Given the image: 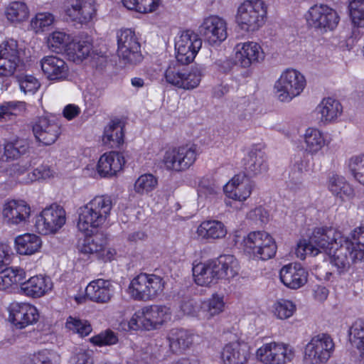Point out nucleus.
I'll use <instances>...</instances> for the list:
<instances>
[{
  "label": "nucleus",
  "instance_id": "21",
  "mask_svg": "<svg viewBox=\"0 0 364 364\" xmlns=\"http://www.w3.org/2000/svg\"><path fill=\"white\" fill-rule=\"evenodd\" d=\"M255 183L245 174L233 176L223 187L227 198L238 202L246 201L252 195Z\"/></svg>",
  "mask_w": 364,
  "mask_h": 364
},
{
  "label": "nucleus",
  "instance_id": "23",
  "mask_svg": "<svg viewBox=\"0 0 364 364\" xmlns=\"http://www.w3.org/2000/svg\"><path fill=\"white\" fill-rule=\"evenodd\" d=\"M309 273L297 262L284 265L279 270V279L288 289L296 290L303 287L308 282Z\"/></svg>",
  "mask_w": 364,
  "mask_h": 364
},
{
  "label": "nucleus",
  "instance_id": "27",
  "mask_svg": "<svg viewBox=\"0 0 364 364\" xmlns=\"http://www.w3.org/2000/svg\"><path fill=\"white\" fill-rule=\"evenodd\" d=\"M243 166L247 174L256 176L268 170L267 156L261 145L253 146L243 159Z\"/></svg>",
  "mask_w": 364,
  "mask_h": 364
},
{
  "label": "nucleus",
  "instance_id": "2",
  "mask_svg": "<svg viewBox=\"0 0 364 364\" xmlns=\"http://www.w3.org/2000/svg\"><path fill=\"white\" fill-rule=\"evenodd\" d=\"M112 198L107 195L96 196L77 209L79 231L90 235L108 223L113 208Z\"/></svg>",
  "mask_w": 364,
  "mask_h": 364
},
{
  "label": "nucleus",
  "instance_id": "33",
  "mask_svg": "<svg viewBox=\"0 0 364 364\" xmlns=\"http://www.w3.org/2000/svg\"><path fill=\"white\" fill-rule=\"evenodd\" d=\"M326 186L329 192L342 202L349 201L355 197L353 186L342 175L333 173L328 177Z\"/></svg>",
  "mask_w": 364,
  "mask_h": 364
},
{
  "label": "nucleus",
  "instance_id": "34",
  "mask_svg": "<svg viewBox=\"0 0 364 364\" xmlns=\"http://www.w3.org/2000/svg\"><path fill=\"white\" fill-rule=\"evenodd\" d=\"M350 252V247L346 242L339 243L338 247L328 252L326 255L328 261L338 274L346 272L350 267V263L353 262Z\"/></svg>",
  "mask_w": 364,
  "mask_h": 364
},
{
  "label": "nucleus",
  "instance_id": "46",
  "mask_svg": "<svg viewBox=\"0 0 364 364\" xmlns=\"http://www.w3.org/2000/svg\"><path fill=\"white\" fill-rule=\"evenodd\" d=\"M26 277V271L20 267H9L0 272V290H6Z\"/></svg>",
  "mask_w": 364,
  "mask_h": 364
},
{
  "label": "nucleus",
  "instance_id": "15",
  "mask_svg": "<svg viewBox=\"0 0 364 364\" xmlns=\"http://www.w3.org/2000/svg\"><path fill=\"white\" fill-rule=\"evenodd\" d=\"M198 32L208 45L218 46L228 37L227 22L218 15H208L203 18Z\"/></svg>",
  "mask_w": 364,
  "mask_h": 364
},
{
  "label": "nucleus",
  "instance_id": "63",
  "mask_svg": "<svg viewBox=\"0 0 364 364\" xmlns=\"http://www.w3.org/2000/svg\"><path fill=\"white\" fill-rule=\"evenodd\" d=\"M179 308L183 315L195 317L199 320L200 302L198 303L193 299H186L181 301Z\"/></svg>",
  "mask_w": 364,
  "mask_h": 364
},
{
  "label": "nucleus",
  "instance_id": "59",
  "mask_svg": "<svg viewBox=\"0 0 364 364\" xmlns=\"http://www.w3.org/2000/svg\"><path fill=\"white\" fill-rule=\"evenodd\" d=\"M246 219L256 225H264L269 222V214L265 208L257 205L247 213Z\"/></svg>",
  "mask_w": 364,
  "mask_h": 364
},
{
  "label": "nucleus",
  "instance_id": "58",
  "mask_svg": "<svg viewBox=\"0 0 364 364\" xmlns=\"http://www.w3.org/2000/svg\"><path fill=\"white\" fill-rule=\"evenodd\" d=\"M348 168L355 180L364 186V155L350 157L348 161Z\"/></svg>",
  "mask_w": 364,
  "mask_h": 364
},
{
  "label": "nucleus",
  "instance_id": "29",
  "mask_svg": "<svg viewBox=\"0 0 364 364\" xmlns=\"http://www.w3.org/2000/svg\"><path fill=\"white\" fill-rule=\"evenodd\" d=\"M126 163L122 153L109 151L104 153L98 160L100 178H111L122 171Z\"/></svg>",
  "mask_w": 364,
  "mask_h": 364
},
{
  "label": "nucleus",
  "instance_id": "52",
  "mask_svg": "<svg viewBox=\"0 0 364 364\" xmlns=\"http://www.w3.org/2000/svg\"><path fill=\"white\" fill-rule=\"evenodd\" d=\"M27 149V143L23 140H15L14 141L7 142L4 146V154L0 159V173L1 169L5 168V161L4 157L8 159H17L21 154H24Z\"/></svg>",
  "mask_w": 364,
  "mask_h": 364
},
{
  "label": "nucleus",
  "instance_id": "17",
  "mask_svg": "<svg viewBox=\"0 0 364 364\" xmlns=\"http://www.w3.org/2000/svg\"><path fill=\"white\" fill-rule=\"evenodd\" d=\"M164 77L168 84L178 89L192 90L199 86L203 73L198 67H192L183 70L168 67L165 71Z\"/></svg>",
  "mask_w": 364,
  "mask_h": 364
},
{
  "label": "nucleus",
  "instance_id": "47",
  "mask_svg": "<svg viewBox=\"0 0 364 364\" xmlns=\"http://www.w3.org/2000/svg\"><path fill=\"white\" fill-rule=\"evenodd\" d=\"M270 311L276 318L286 320L294 316L296 311V305L290 299H279L272 304Z\"/></svg>",
  "mask_w": 364,
  "mask_h": 364
},
{
  "label": "nucleus",
  "instance_id": "45",
  "mask_svg": "<svg viewBox=\"0 0 364 364\" xmlns=\"http://www.w3.org/2000/svg\"><path fill=\"white\" fill-rule=\"evenodd\" d=\"M102 140L105 144L112 147L118 146L124 141V130L122 123L112 121L105 127Z\"/></svg>",
  "mask_w": 364,
  "mask_h": 364
},
{
  "label": "nucleus",
  "instance_id": "25",
  "mask_svg": "<svg viewBox=\"0 0 364 364\" xmlns=\"http://www.w3.org/2000/svg\"><path fill=\"white\" fill-rule=\"evenodd\" d=\"M250 357L249 346L239 340H232L226 343L220 353L223 364H247Z\"/></svg>",
  "mask_w": 364,
  "mask_h": 364
},
{
  "label": "nucleus",
  "instance_id": "40",
  "mask_svg": "<svg viewBox=\"0 0 364 364\" xmlns=\"http://www.w3.org/2000/svg\"><path fill=\"white\" fill-rule=\"evenodd\" d=\"M220 279H229L238 274L240 266L237 259L232 255H223L213 259Z\"/></svg>",
  "mask_w": 364,
  "mask_h": 364
},
{
  "label": "nucleus",
  "instance_id": "37",
  "mask_svg": "<svg viewBox=\"0 0 364 364\" xmlns=\"http://www.w3.org/2000/svg\"><path fill=\"white\" fill-rule=\"evenodd\" d=\"M302 138L306 151L312 156L318 154L329 143L323 131L314 127L306 128Z\"/></svg>",
  "mask_w": 364,
  "mask_h": 364
},
{
  "label": "nucleus",
  "instance_id": "57",
  "mask_svg": "<svg viewBox=\"0 0 364 364\" xmlns=\"http://www.w3.org/2000/svg\"><path fill=\"white\" fill-rule=\"evenodd\" d=\"M72 41V37L63 31H54L50 33L48 37V45L53 50L57 52L63 51L65 53V50L70 45Z\"/></svg>",
  "mask_w": 364,
  "mask_h": 364
},
{
  "label": "nucleus",
  "instance_id": "5",
  "mask_svg": "<svg viewBox=\"0 0 364 364\" xmlns=\"http://www.w3.org/2000/svg\"><path fill=\"white\" fill-rule=\"evenodd\" d=\"M267 13L263 0H246L237 9L236 23L241 31L254 33L264 25Z\"/></svg>",
  "mask_w": 364,
  "mask_h": 364
},
{
  "label": "nucleus",
  "instance_id": "20",
  "mask_svg": "<svg viewBox=\"0 0 364 364\" xmlns=\"http://www.w3.org/2000/svg\"><path fill=\"white\" fill-rule=\"evenodd\" d=\"M31 206L22 200L6 201L2 208V217L9 226L26 225L31 217Z\"/></svg>",
  "mask_w": 364,
  "mask_h": 364
},
{
  "label": "nucleus",
  "instance_id": "24",
  "mask_svg": "<svg viewBox=\"0 0 364 364\" xmlns=\"http://www.w3.org/2000/svg\"><path fill=\"white\" fill-rule=\"evenodd\" d=\"M40 65L45 77L50 81H63L70 75L68 65L58 56H44L40 60Z\"/></svg>",
  "mask_w": 364,
  "mask_h": 364
},
{
  "label": "nucleus",
  "instance_id": "19",
  "mask_svg": "<svg viewBox=\"0 0 364 364\" xmlns=\"http://www.w3.org/2000/svg\"><path fill=\"white\" fill-rule=\"evenodd\" d=\"M235 63L243 68L262 62L265 54L262 46L255 41H245L237 43L233 48Z\"/></svg>",
  "mask_w": 364,
  "mask_h": 364
},
{
  "label": "nucleus",
  "instance_id": "41",
  "mask_svg": "<svg viewBox=\"0 0 364 364\" xmlns=\"http://www.w3.org/2000/svg\"><path fill=\"white\" fill-rule=\"evenodd\" d=\"M4 14L9 22L17 25L28 20L30 10L24 1H12L5 6Z\"/></svg>",
  "mask_w": 364,
  "mask_h": 364
},
{
  "label": "nucleus",
  "instance_id": "12",
  "mask_svg": "<svg viewBox=\"0 0 364 364\" xmlns=\"http://www.w3.org/2000/svg\"><path fill=\"white\" fill-rule=\"evenodd\" d=\"M203 41L198 33L192 30L180 31L174 38L176 60L183 65L192 63L202 48Z\"/></svg>",
  "mask_w": 364,
  "mask_h": 364
},
{
  "label": "nucleus",
  "instance_id": "55",
  "mask_svg": "<svg viewBox=\"0 0 364 364\" xmlns=\"http://www.w3.org/2000/svg\"><path fill=\"white\" fill-rule=\"evenodd\" d=\"M65 327L67 331L77 333L81 337L88 336L92 330L90 323L87 320L73 316L67 318Z\"/></svg>",
  "mask_w": 364,
  "mask_h": 364
},
{
  "label": "nucleus",
  "instance_id": "1",
  "mask_svg": "<svg viewBox=\"0 0 364 364\" xmlns=\"http://www.w3.org/2000/svg\"><path fill=\"white\" fill-rule=\"evenodd\" d=\"M171 307L164 304H151L136 310L129 319L119 322V328L126 332L159 330L172 320Z\"/></svg>",
  "mask_w": 364,
  "mask_h": 364
},
{
  "label": "nucleus",
  "instance_id": "48",
  "mask_svg": "<svg viewBox=\"0 0 364 364\" xmlns=\"http://www.w3.org/2000/svg\"><path fill=\"white\" fill-rule=\"evenodd\" d=\"M26 109L24 102L12 100L0 103V122L14 120Z\"/></svg>",
  "mask_w": 364,
  "mask_h": 364
},
{
  "label": "nucleus",
  "instance_id": "13",
  "mask_svg": "<svg viewBox=\"0 0 364 364\" xmlns=\"http://www.w3.org/2000/svg\"><path fill=\"white\" fill-rule=\"evenodd\" d=\"M117 55L125 65H136L143 56L141 45L134 31L129 28L120 29L117 33Z\"/></svg>",
  "mask_w": 364,
  "mask_h": 364
},
{
  "label": "nucleus",
  "instance_id": "35",
  "mask_svg": "<svg viewBox=\"0 0 364 364\" xmlns=\"http://www.w3.org/2000/svg\"><path fill=\"white\" fill-rule=\"evenodd\" d=\"M320 122L329 124L336 122L343 112V107L339 101L331 97L323 99L315 109Z\"/></svg>",
  "mask_w": 364,
  "mask_h": 364
},
{
  "label": "nucleus",
  "instance_id": "16",
  "mask_svg": "<svg viewBox=\"0 0 364 364\" xmlns=\"http://www.w3.org/2000/svg\"><path fill=\"white\" fill-rule=\"evenodd\" d=\"M22 62L16 41L9 39L0 44V77L9 78L13 76Z\"/></svg>",
  "mask_w": 364,
  "mask_h": 364
},
{
  "label": "nucleus",
  "instance_id": "51",
  "mask_svg": "<svg viewBox=\"0 0 364 364\" xmlns=\"http://www.w3.org/2000/svg\"><path fill=\"white\" fill-rule=\"evenodd\" d=\"M157 185V178L153 174L144 173L135 181L134 191L140 196L149 195L156 188Z\"/></svg>",
  "mask_w": 364,
  "mask_h": 364
},
{
  "label": "nucleus",
  "instance_id": "28",
  "mask_svg": "<svg viewBox=\"0 0 364 364\" xmlns=\"http://www.w3.org/2000/svg\"><path fill=\"white\" fill-rule=\"evenodd\" d=\"M192 275L193 282L200 287H209L220 280L216 270V264L213 259L205 262H193Z\"/></svg>",
  "mask_w": 364,
  "mask_h": 364
},
{
  "label": "nucleus",
  "instance_id": "4",
  "mask_svg": "<svg viewBox=\"0 0 364 364\" xmlns=\"http://www.w3.org/2000/svg\"><path fill=\"white\" fill-rule=\"evenodd\" d=\"M241 247L244 253L255 261H267L274 258L277 243L274 236L263 230H252L242 238Z\"/></svg>",
  "mask_w": 364,
  "mask_h": 364
},
{
  "label": "nucleus",
  "instance_id": "7",
  "mask_svg": "<svg viewBox=\"0 0 364 364\" xmlns=\"http://www.w3.org/2000/svg\"><path fill=\"white\" fill-rule=\"evenodd\" d=\"M306 87L305 75L294 68L284 70L276 80L274 90L278 100L289 102L301 95Z\"/></svg>",
  "mask_w": 364,
  "mask_h": 364
},
{
  "label": "nucleus",
  "instance_id": "30",
  "mask_svg": "<svg viewBox=\"0 0 364 364\" xmlns=\"http://www.w3.org/2000/svg\"><path fill=\"white\" fill-rule=\"evenodd\" d=\"M36 140L44 146L55 143L60 136V127L47 117L41 118L33 127Z\"/></svg>",
  "mask_w": 364,
  "mask_h": 364
},
{
  "label": "nucleus",
  "instance_id": "39",
  "mask_svg": "<svg viewBox=\"0 0 364 364\" xmlns=\"http://www.w3.org/2000/svg\"><path fill=\"white\" fill-rule=\"evenodd\" d=\"M350 247V258L353 262H364V225L355 228L345 241Z\"/></svg>",
  "mask_w": 364,
  "mask_h": 364
},
{
  "label": "nucleus",
  "instance_id": "60",
  "mask_svg": "<svg viewBox=\"0 0 364 364\" xmlns=\"http://www.w3.org/2000/svg\"><path fill=\"white\" fill-rule=\"evenodd\" d=\"M20 90L25 95H34L40 88L39 80L31 75H23L18 78Z\"/></svg>",
  "mask_w": 364,
  "mask_h": 364
},
{
  "label": "nucleus",
  "instance_id": "44",
  "mask_svg": "<svg viewBox=\"0 0 364 364\" xmlns=\"http://www.w3.org/2000/svg\"><path fill=\"white\" fill-rule=\"evenodd\" d=\"M164 0H123V5L129 10L141 14L156 12L163 5Z\"/></svg>",
  "mask_w": 364,
  "mask_h": 364
},
{
  "label": "nucleus",
  "instance_id": "61",
  "mask_svg": "<svg viewBox=\"0 0 364 364\" xmlns=\"http://www.w3.org/2000/svg\"><path fill=\"white\" fill-rule=\"evenodd\" d=\"M90 342L97 346H111L116 344L118 341V337L115 333L110 330L92 336L90 338Z\"/></svg>",
  "mask_w": 364,
  "mask_h": 364
},
{
  "label": "nucleus",
  "instance_id": "8",
  "mask_svg": "<svg viewBox=\"0 0 364 364\" xmlns=\"http://www.w3.org/2000/svg\"><path fill=\"white\" fill-rule=\"evenodd\" d=\"M199 156L198 146L187 144L166 151L163 164L167 170L182 172L191 167Z\"/></svg>",
  "mask_w": 364,
  "mask_h": 364
},
{
  "label": "nucleus",
  "instance_id": "64",
  "mask_svg": "<svg viewBox=\"0 0 364 364\" xmlns=\"http://www.w3.org/2000/svg\"><path fill=\"white\" fill-rule=\"evenodd\" d=\"M70 364H93V360L86 349L77 347L70 358Z\"/></svg>",
  "mask_w": 364,
  "mask_h": 364
},
{
  "label": "nucleus",
  "instance_id": "9",
  "mask_svg": "<svg viewBox=\"0 0 364 364\" xmlns=\"http://www.w3.org/2000/svg\"><path fill=\"white\" fill-rule=\"evenodd\" d=\"M66 223V213L63 208L53 203L44 208L34 218L36 232L42 235L57 233Z\"/></svg>",
  "mask_w": 364,
  "mask_h": 364
},
{
  "label": "nucleus",
  "instance_id": "56",
  "mask_svg": "<svg viewBox=\"0 0 364 364\" xmlns=\"http://www.w3.org/2000/svg\"><path fill=\"white\" fill-rule=\"evenodd\" d=\"M55 22V16L50 12L37 13L31 20L30 26L36 33H43Z\"/></svg>",
  "mask_w": 364,
  "mask_h": 364
},
{
  "label": "nucleus",
  "instance_id": "43",
  "mask_svg": "<svg viewBox=\"0 0 364 364\" xmlns=\"http://www.w3.org/2000/svg\"><path fill=\"white\" fill-rule=\"evenodd\" d=\"M196 335L185 329H172L168 336L170 347L173 350H185L190 348Z\"/></svg>",
  "mask_w": 364,
  "mask_h": 364
},
{
  "label": "nucleus",
  "instance_id": "49",
  "mask_svg": "<svg viewBox=\"0 0 364 364\" xmlns=\"http://www.w3.org/2000/svg\"><path fill=\"white\" fill-rule=\"evenodd\" d=\"M91 50V45L87 41H75L72 39L65 50V54L69 60L79 63L85 59Z\"/></svg>",
  "mask_w": 364,
  "mask_h": 364
},
{
  "label": "nucleus",
  "instance_id": "18",
  "mask_svg": "<svg viewBox=\"0 0 364 364\" xmlns=\"http://www.w3.org/2000/svg\"><path fill=\"white\" fill-rule=\"evenodd\" d=\"M63 9L70 20L82 24L90 23L97 14L95 0H65Z\"/></svg>",
  "mask_w": 364,
  "mask_h": 364
},
{
  "label": "nucleus",
  "instance_id": "14",
  "mask_svg": "<svg viewBox=\"0 0 364 364\" xmlns=\"http://www.w3.org/2000/svg\"><path fill=\"white\" fill-rule=\"evenodd\" d=\"M307 24L321 33L333 31L340 21L337 11L326 4H315L306 14Z\"/></svg>",
  "mask_w": 364,
  "mask_h": 364
},
{
  "label": "nucleus",
  "instance_id": "10",
  "mask_svg": "<svg viewBox=\"0 0 364 364\" xmlns=\"http://www.w3.org/2000/svg\"><path fill=\"white\" fill-rule=\"evenodd\" d=\"M296 355L295 348L283 342L264 343L256 350V358L264 364H287Z\"/></svg>",
  "mask_w": 364,
  "mask_h": 364
},
{
  "label": "nucleus",
  "instance_id": "3",
  "mask_svg": "<svg viewBox=\"0 0 364 364\" xmlns=\"http://www.w3.org/2000/svg\"><path fill=\"white\" fill-rule=\"evenodd\" d=\"M343 241L345 237L341 232L331 228H318L314 230L309 239L302 238L298 241L295 255L301 260L307 255L316 256L321 252L327 255Z\"/></svg>",
  "mask_w": 364,
  "mask_h": 364
},
{
  "label": "nucleus",
  "instance_id": "53",
  "mask_svg": "<svg viewBox=\"0 0 364 364\" xmlns=\"http://www.w3.org/2000/svg\"><path fill=\"white\" fill-rule=\"evenodd\" d=\"M352 342L358 351L360 362L364 363V321H356L350 330Z\"/></svg>",
  "mask_w": 364,
  "mask_h": 364
},
{
  "label": "nucleus",
  "instance_id": "38",
  "mask_svg": "<svg viewBox=\"0 0 364 364\" xmlns=\"http://www.w3.org/2000/svg\"><path fill=\"white\" fill-rule=\"evenodd\" d=\"M225 308L224 296L214 293L209 298L200 301L199 321H208L223 313Z\"/></svg>",
  "mask_w": 364,
  "mask_h": 364
},
{
  "label": "nucleus",
  "instance_id": "62",
  "mask_svg": "<svg viewBox=\"0 0 364 364\" xmlns=\"http://www.w3.org/2000/svg\"><path fill=\"white\" fill-rule=\"evenodd\" d=\"M350 20L353 26L358 28L364 29V5H348Z\"/></svg>",
  "mask_w": 364,
  "mask_h": 364
},
{
  "label": "nucleus",
  "instance_id": "50",
  "mask_svg": "<svg viewBox=\"0 0 364 364\" xmlns=\"http://www.w3.org/2000/svg\"><path fill=\"white\" fill-rule=\"evenodd\" d=\"M56 172L51 166L43 164L20 178L19 181L28 184L35 181H46L54 178Z\"/></svg>",
  "mask_w": 364,
  "mask_h": 364
},
{
  "label": "nucleus",
  "instance_id": "26",
  "mask_svg": "<svg viewBox=\"0 0 364 364\" xmlns=\"http://www.w3.org/2000/svg\"><path fill=\"white\" fill-rule=\"evenodd\" d=\"M114 294L112 282L104 279L91 281L85 288V298L92 302L105 304L109 302Z\"/></svg>",
  "mask_w": 364,
  "mask_h": 364
},
{
  "label": "nucleus",
  "instance_id": "36",
  "mask_svg": "<svg viewBox=\"0 0 364 364\" xmlns=\"http://www.w3.org/2000/svg\"><path fill=\"white\" fill-rule=\"evenodd\" d=\"M227 234V227L223 222L218 220H204L196 230L198 238L205 240L223 239Z\"/></svg>",
  "mask_w": 364,
  "mask_h": 364
},
{
  "label": "nucleus",
  "instance_id": "11",
  "mask_svg": "<svg viewBox=\"0 0 364 364\" xmlns=\"http://www.w3.org/2000/svg\"><path fill=\"white\" fill-rule=\"evenodd\" d=\"M335 344L331 336L320 333L313 336L304 348L306 364H325L332 355Z\"/></svg>",
  "mask_w": 364,
  "mask_h": 364
},
{
  "label": "nucleus",
  "instance_id": "22",
  "mask_svg": "<svg viewBox=\"0 0 364 364\" xmlns=\"http://www.w3.org/2000/svg\"><path fill=\"white\" fill-rule=\"evenodd\" d=\"M9 321L18 328L36 323L39 317L37 309L28 303H12L9 308Z\"/></svg>",
  "mask_w": 364,
  "mask_h": 364
},
{
  "label": "nucleus",
  "instance_id": "32",
  "mask_svg": "<svg viewBox=\"0 0 364 364\" xmlns=\"http://www.w3.org/2000/svg\"><path fill=\"white\" fill-rule=\"evenodd\" d=\"M42 238L36 233L26 232L17 235L14 240V248L20 256H32L41 252Z\"/></svg>",
  "mask_w": 364,
  "mask_h": 364
},
{
  "label": "nucleus",
  "instance_id": "6",
  "mask_svg": "<svg viewBox=\"0 0 364 364\" xmlns=\"http://www.w3.org/2000/svg\"><path fill=\"white\" fill-rule=\"evenodd\" d=\"M166 282L154 274H140L130 282L128 293L139 301H154L164 294Z\"/></svg>",
  "mask_w": 364,
  "mask_h": 364
},
{
  "label": "nucleus",
  "instance_id": "54",
  "mask_svg": "<svg viewBox=\"0 0 364 364\" xmlns=\"http://www.w3.org/2000/svg\"><path fill=\"white\" fill-rule=\"evenodd\" d=\"M59 355L48 349L36 351L25 360V364H59Z\"/></svg>",
  "mask_w": 364,
  "mask_h": 364
},
{
  "label": "nucleus",
  "instance_id": "42",
  "mask_svg": "<svg viewBox=\"0 0 364 364\" xmlns=\"http://www.w3.org/2000/svg\"><path fill=\"white\" fill-rule=\"evenodd\" d=\"M103 242V235L87 236L79 239L76 245V252L83 259H88L92 255L97 256Z\"/></svg>",
  "mask_w": 364,
  "mask_h": 364
},
{
  "label": "nucleus",
  "instance_id": "31",
  "mask_svg": "<svg viewBox=\"0 0 364 364\" xmlns=\"http://www.w3.org/2000/svg\"><path fill=\"white\" fill-rule=\"evenodd\" d=\"M51 279L46 276L38 274L20 282V291L31 298H40L48 294L52 289Z\"/></svg>",
  "mask_w": 364,
  "mask_h": 364
}]
</instances>
